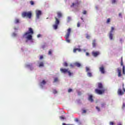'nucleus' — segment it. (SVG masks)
Returning <instances> with one entry per match:
<instances>
[{
	"label": "nucleus",
	"instance_id": "nucleus-1",
	"mask_svg": "<svg viewBox=\"0 0 125 125\" xmlns=\"http://www.w3.org/2000/svg\"><path fill=\"white\" fill-rule=\"evenodd\" d=\"M33 34L34 30H33V28H29L28 31L24 33V34L23 35V38L27 39V40H28V41H31L33 38L32 35Z\"/></svg>",
	"mask_w": 125,
	"mask_h": 125
},
{
	"label": "nucleus",
	"instance_id": "nucleus-2",
	"mask_svg": "<svg viewBox=\"0 0 125 125\" xmlns=\"http://www.w3.org/2000/svg\"><path fill=\"white\" fill-rule=\"evenodd\" d=\"M98 88L99 89H95V92L97 93V94H103V93H104L106 90V89H104V87L103 86V85L101 83H98Z\"/></svg>",
	"mask_w": 125,
	"mask_h": 125
},
{
	"label": "nucleus",
	"instance_id": "nucleus-3",
	"mask_svg": "<svg viewBox=\"0 0 125 125\" xmlns=\"http://www.w3.org/2000/svg\"><path fill=\"white\" fill-rule=\"evenodd\" d=\"M21 16L23 18L26 17L27 18H29V19H31L32 18V12H23L21 13Z\"/></svg>",
	"mask_w": 125,
	"mask_h": 125
},
{
	"label": "nucleus",
	"instance_id": "nucleus-4",
	"mask_svg": "<svg viewBox=\"0 0 125 125\" xmlns=\"http://www.w3.org/2000/svg\"><path fill=\"white\" fill-rule=\"evenodd\" d=\"M55 24L53 25V27L55 30H57L58 28V25L60 24V20H59V19L56 17H55Z\"/></svg>",
	"mask_w": 125,
	"mask_h": 125
},
{
	"label": "nucleus",
	"instance_id": "nucleus-5",
	"mask_svg": "<svg viewBox=\"0 0 125 125\" xmlns=\"http://www.w3.org/2000/svg\"><path fill=\"white\" fill-rule=\"evenodd\" d=\"M60 71L61 73H62L63 74H66V73H68V76H69V77H71V76L73 75V73L71 72V71H70V70H69L68 69L62 68L60 69Z\"/></svg>",
	"mask_w": 125,
	"mask_h": 125
},
{
	"label": "nucleus",
	"instance_id": "nucleus-6",
	"mask_svg": "<svg viewBox=\"0 0 125 125\" xmlns=\"http://www.w3.org/2000/svg\"><path fill=\"white\" fill-rule=\"evenodd\" d=\"M71 34V28H68L67 29V33L65 35V40L67 42L70 43L71 41L69 39V37H70V34Z\"/></svg>",
	"mask_w": 125,
	"mask_h": 125
},
{
	"label": "nucleus",
	"instance_id": "nucleus-7",
	"mask_svg": "<svg viewBox=\"0 0 125 125\" xmlns=\"http://www.w3.org/2000/svg\"><path fill=\"white\" fill-rule=\"evenodd\" d=\"M115 28L113 27H111V29L109 32V38L111 41L113 40V37H114V34H113V32H114Z\"/></svg>",
	"mask_w": 125,
	"mask_h": 125
},
{
	"label": "nucleus",
	"instance_id": "nucleus-8",
	"mask_svg": "<svg viewBox=\"0 0 125 125\" xmlns=\"http://www.w3.org/2000/svg\"><path fill=\"white\" fill-rule=\"evenodd\" d=\"M36 18L37 19H40V17L42 15V11L36 10Z\"/></svg>",
	"mask_w": 125,
	"mask_h": 125
},
{
	"label": "nucleus",
	"instance_id": "nucleus-9",
	"mask_svg": "<svg viewBox=\"0 0 125 125\" xmlns=\"http://www.w3.org/2000/svg\"><path fill=\"white\" fill-rule=\"evenodd\" d=\"M100 54V52L99 51H93L92 52V55H93V56H94V57H97V56H98V55H99Z\"/></svg>",
	"mask_w": 125,
	"mask_h": 125
},
{
	"label": "nucleus",
	"instance_id": "nucleus-10",
	"mask_svg": "<svg viewBox=\"0 0 125 125\" xmlns=\"http://www.w3.org/2000/svg\"><path fill=\"white\" fill-rule=\"evenodd\" d=\"M117 72L118 73V77H119V78L122 77V69H121L120 68H118Z\"/></svg>",
	"mask_w": 125,
	"mask_h": 125
},
{
	"label": "nucleus",
	"instance_id": "nucleus-11",
	"mask_svg": "<svg viewBox=\"0 0 125 125\" xmlns=\"http://www.w3.org/2000/svg\"><path fill=\"white\" fill-rule=\"evenodd\" d=\"M117 93L118 95H124V94H125V93H124L123 90H122V89L120 88L118 89Z\"/></svg>",
	"mask_w": 125,
	"mask_h": 125
},
{
	"label": "nucleus",
	"instance_id": "nucleus-12",
	"mask_svg": "<svg viewBox=\"0 0 125 125\" xmlns=\"http://www.w3.org/2000/svg\"><path fill=\"white\" fill-rule=\"evenodd\" d=\"M100 71L102 74H105V69H104V66H102L100 67Z\"/></svg>",
	"mask_w": 125,
	"mask_h": 125
},
{
	"label": "nucleus",
	"instance_id": "nucleus-13",
	"mask_svg": "<svg viewBox=\"0 0 125 125\" xmlns=\"http://www.w3.org/2000/svg\"><path fill=\"white\" fill-rule=\"evenodd\" d=\"M57 14L58 15V19H60V18L62 17V13H61V12H58Z\"/></svg>",
	"mask_w": 125,
	"mask_h": 125
},
{
	"label": "nucleus",
	"instance_id": "nucleus-14",
	"mask_svg": "<svg viewBox=\"0 0 125 125\" xmlns=\"http://www.w3.org/2000/svg\"><path fill=\"white\" fill-rule=\"evenodd\" d=\"M77 51H79V52H81V51H82V50L80 48H75L73 49V52L74 53H76Z\"/></svg>",
	"mask_w": 125,
	"mask_h": 125
},
{
	"label": "nucleus",
	"instance_id": "nucleus-15",
	"mask_svg": "<svg viewBox=\"0 0 125 125\" xmlns=\"http://www.w3.org/2000/svg\"><path fill=\"white\" fill-rule=\"evenodd\" d=\"M93 96L92 95H90L89 96L88 100L89 101H90V102H93Z\"/></svg>",
	"mask_w": 125,
	"mask_h": 125
},
{
	"label": "nucleus",
	"instance_id": "nucleus-16",
	"mask_svg": "<svg viewBox=\"0 0 125 125\" xmlns=\"http://www.w3.org/2000/svg\"><path fill=\"white\" fill-rule=\"evenodd\" d=\"M74 65L75 66H76V67H80L82 66V64H81V63L78 62H75Z\"/></svg>",
	"mask_w": 125,
	"mask_h": 125
},
{
	"label": "nucleus",
	"instance_id": "nucleus-17",
	"mask_svg": "<svg viewBox=\"0 0 125 125\" xmlns=\"http://www.w3.org/2000/svg\"><path fill=\"white\" fill-rule=\"evenodd\" d=\"M79 4H80V3H79V2H77L76 3H72V4L71 5V7H73V6H74L75 5H79Z\"/></svg>",
	"mask_w": 125,
	"mask_h": 125
},
{
	"label": "nucleus",
	"instance_id": "nucleus-18",
	"mask_svg": "<svg viewBox=\"0 0 125 125\" xmlns=\"http://www.w3.org/2000/svg\"><path fill=\"white\" fill-rule=\"evenodd\" d=\"M92 45L93 47H95L96 46V41H95V40H93Z\"/></svg>",
	"mask_w": 125,
	"mask_h": 125
},
{
	"label": "nucleus",
	"instance_id": "nucleus-19",
	"mask_svg": "<svg viewBox=\"0 0 125 125\" xmlns=\"http://www.w3.org/2000/svg\"><path fill=\"white\" fill-rule=\"evenodd\" d=\"M20 21L18 19H16L15 20V24H18V23H20Z\"/></svg>",
	"mask_w": 125,
	"mask_h": 125
},
{
	"label": "nucleus",
	"instance_id": "nucleus-20",
	"mask_svg": "<svg viewBox=\"0 0 125 125\" xmlns=\"http://www.w3.org/2000/svg\"><path fill=\"white\" fill-rule=\"evenodd\" d=\"M44 66V64H43V62H41L40 63H39V67H43Z\"/></svg>",
	"mask_w": 125,
	"mask_h": 125
},
{
	"label": "nucleus",
	"instance_id": "nucleus-21",
	"mask_svg": "<svg viewBox=\"0 0 125 125\" xmlns=\"http://www.w3.org/2000/svg\"><path fill=\"white\" fill-rule=\"evenodd\" d=\"M88 77H89L90 78L92 77V73H91V72H88L87 74Z\"/></svg>",
	"mask_w": 125,
	"mask_h": 125
},
{
	"label": "nucleus",
	"instance_id": "nucleus-22",
	"mask_svg": "<svg viewBox=\"0 0 125 125\" xmlns=\"http://www.w3.org/2000/svg\"><path fill=\"white\" fill-rule=\"evenodd\" d=\"M63 65L64 67H68V63H67V62H63Z\"/></svg>",
	"mask_w": 125,
	"mask_h": 125
},
{
	"label": "nucleus",
	"instance_id": "nucleus-23",
	"mask_svg": "<svg viewBox=\"0 0 125 125\" xmlns=\"http://www.w3.org/2000/svg\"><path fill=\"white\" fill-rule=\"evenodd\" d=\"M45 83H46V82L45 80H43L42 82L41 83V85H42V84H45Z\"/></svg>",
	"mask_w": 125,
	"mask_h": 125
},
{
	"label": "nucleus",
	"instance_id": "nucleus-24",
	"mask_svg": "<svg viewBox=\"0 0 125 125\" xmlns=\"http://www.w3.org/2000/svg\"><path fill=\"white\" fill-rule=\"evenodd\" d=\"M123 75H125V66H123Z\"/></svg>",
	"mask_w": 125,
	"mask_h": 125
},
{
	"label": "nucleus",
	"instance_id": "nucleus-25",
	"mask_svg": "<svg viewBox=\"0 0 125 125\" xmlns=\"http://www.w3.org/2000/svg\"><path fill=\"white\" fill-rule=\"evenodd\" d=\"M110 22H111V19H110V18L107 19L106 23L107 24H109V23H110Z\"/></svg>",
	"mask_w": 125,
	"mask_h": 125
},
{
	"label": "nucleus",
	"instance_id": "nucleus-26",
	"mask_svg": "<svg viewBox=\"0 0 125 125\" xmlns=\"http://www.w3.org/2000/svg\"><path fill=\"white\" fill-rule=\"evenodd\" d=\"M57 90H56V89H54L53 90V93H54V94H56V93H57Z\"/></svg>",
	"mask_w": 125,
	"mask_h": 125
},
{
	"label": "nucleus",
	"instance_id": "nucleus-27",
	"mask_svg": "<svg viewBox=\"0 0 125 125\" xmlns=\"http://www.w3.org/2000/svg\"><path fill=\"white\" fill-rule=\"evenodd\" d=\"M71 18L70 17H67V22H70V21H71Z\"/></svg>",
	"mask_w": 125,
	"mask_h": 125
},
{
	"label": "nucleus",
	"instance_id": "nucleus-28",
	"mask_svg": "<svg viewBox=\"0 0 125 125\" xmlns=\"http://www.w3.org/2000/svg\"><path fill=\"white\" fill-rule=\"evenodd\" d=\"M30 3L31 5H34V4H35V3L34 2V1H30Z\"/></svg>",
	"mask_w": 125,
	"mask_h": 125
},
{
	"label": "nucleus",
	"instance_id": "nucleus-29",
	"mask_svg": "<svg viewBox=\"0 0 125 125\" xmlns=\"http://www.w3.org/2000/svg\"><path fill=\"white\" fill-rule=\"evenodd\" d=\"M81 26V22H80V21H79L78 23H77V27L79 28Z\"/></svg>",
	"mask_w": 125,
	"mask_h": 125
},
{
	"label": "nucleus",
	"instance_id": "nucleus-30",
	"mask_svg": "<svg viewBox=\"0 0 125 125\" xmlns=\"http://www.w3.org/2000/svg\"><path fill=\"white\" fill-rule=\"evenodd\" d=\"M49 55H51V54H52V51H51V50H49V52H48V53Z\"/></svg>",
	"mask_w": 125,
	"mask_h": 125
},
{
	"label": "nucleus",
	"instance_id": "nucleus-31",
	"mask_svg": "<svg viewBox=\"0 0 125 125\" xmlns=\"http://www.w3.org/2000/svg\"><path fill=\"white\" fill-rule=\"evenodd\" d=\"M96 109H97V111H98V112H100V108H99L98 106H96Z\"/></svg>",
	"mask_w": 125,
	"mask_h": 125
},
{
	"label": "nucleus",
	"instance_id": "nucleus-32",
	"mask_svg": "<svg viewBox=\"0 0 125 125\" xmlns=\"http://www.w3.org/2000/svg\"><path fill=\"white\" fill-rule=\"evenodd\" d=\"M86 38L88 39H90V36H89V35L87 34L86 36Z\"/></svg>",
	"mask_w": 125,
	"mask_h": 125
},
{
	"label": "nucleus",
	"instance_id": "nucleus-33",
	"mask_svg": "<svg viewBox=\"0 0 125 125\" xmlns=\"http://www.w3.org/2000/svg\"><path fill=\"white\" fill-rule=\"evenodd\" d=\"M58 81V78H55L54 79V83H56V82H57Z\"/></svg>",
	"mask_w": 125,
	"mask_h": 125
},
{
	"label": "nucleus",
	"instance_id": "nucleus-34",
	"mask_svg": "<svg viewBox=\"0 0 125 125\" xmlns=\"http://www.w3.org/2000/svg\"><path fill=\"white\" fill-rule=\"evenodd\" d=\"M60 118L61 119V120H65V117H64L63 116H62Z\"/></svg>",
	"mask_w": 125,
	"mask_h": 125
},
{
	"label": "nucleus",
	"instance_id": "nucleus-35",
	"mask_svg": "<svg viewBox=\"0 0 125 125\" xmlns=\"http://www.w3.org/2000/svg\"><path fill=\"white\" fill-rule=\"evenodd\" d=\"M101 105H102V107H105V105H106V104H105V103H102Z\"/></svg>",
	"mask_w": 125,
	"mask_h": 125
},
{
	"label": "nucleus",
	"instance_id": "nucleus-36",
	"mask_svg": "<svg viewBox=\"0 0 125 125\" xmlns=\"http://www.w3.org/2000/svg\"><path fill=\"white\" fill-rule=\"evenodd\" d=\"M111 1H112V3L114 4V3H116V0H112Z\"/></svg>",
	"mask_w": 125,
	"mask_h": 125
},
{
	"label": "nucleus",
	"instance_id": "nucleus-37",
	"mask_svg": "<svg viewBox=\"0 0 125 125\" xmlns=\"http://www.w3.org/2000/svg\"><path fill=\"white\" fill-rule=\"evenodd\" d=\"M71 91H73V90L71 88H69L68 90V92H71Z\"/></svg>",
	"mask_w": 125,
	"mask_h": 125
},
{
	"label": "nucleus",
	"instance_id": "nucleus-38",
	"mask_svg": "<svg viewBox=\"0 0 125 125\" xmlns=\"http://www.w3.org/2000/svg\"><path fill=\"white\" fill-rule=\"evenodd\" d=\"M86 72H88V71H89V68H88V67H86Z\"/></svg>",
	"mask_w": 125,
	"mask_h": 125
},
{
	"label": "nucleus",
	"instance_id": "nucleus-39",
	"mask_svg": "<svg viewBox=\"0 0 125 125\" xmlns=\"http://www.w3.org/2000/svg\"><path fill=\"white\" fill-rule=\"evenodd\" d=\"M109 125H114V122H110L109 123Z\"/></svg>",
	"mask_w": 125,
	"mask_h": 125
},
{
	"label": "nucleus",
	"instance_id": "nucleus-40",
	"mask_svg": "<svg viewBox=\"0 0 125 125\" xmlns=\"http://www.w3.org/2000/svg\"><path fill=\"white\" fill-rule=\"evenodd\" d=\"M119 17H123V16L122 15V13H120L119 14Z\"/></svg>",
	"mask_w": 125,
	"mask_h": 125
},
{
	"label": "nucleus",
	"instance_id": "nucleus-41",
	"mask_svg": "<svg viewBox=\"0 0 125 125\" xmlns=\"http://www.w3.org/2000/svg\"><path fill=\"white\" fill-rule=\"evenodd\" d=\"M43 59V56H41L40 57V60H42V59Z\"/></svg>",
	"mask_w": 125,
	"mask_h": 125
},
{
	"label": "nucleus",
	"instance_id": "nucleus-42",
	"mask_svg": "<svg viewBox=\"0 0 125 125\" xmlns=\"http://www.w3.org/2000/svg\"><path fill=\"white\" fill-rule=\"evenodd\" d=\"M82 113H83V114H85V113H86V110H83Z\"/></svg>",
	"mask_w": 125,
	"mask_h": 125
},
{
	"label": "nucleus",
	"instance_id": "nucleus-43",
	"mask_svg": "<svg viewBox=\"0 0 125 125\" xmlns=\"http://www.w3.org/2000/svg\"><path fill=\"white\" fill-rule=\"evenodd\" d=\"M83 14H84V15L86 14V11H85V10L83 11Z\"/></svg>",
	"mask_w": 125,
	"mask_h": 125
},
{
	"label": "nucleus",
	"instance_id": "nucleus-44",
	"mask_svg": "<svg viewBox=\"0 0 125 125\" xmlns=\"http://www.w3.org/2000/svg\"><path fill=\"white\" fill-rule=\"evenodd\" d=\"M121 66H123V57L121 58Z\"/></svg>",
	"mask_w": 125,
	"mask_h": 125
},
{
	"label": "nucleus",
	"instance_id": "nucleus-45",
	"mask_svg": "<svg viewBox=\"0 0 125 125\" xmlns=\"http://www.w3.org/2000/svg\"><path fill=\"white\" fill-rule=\"evenodd\" d=\"M123 90L124 91V92H125V88L124 87V84H123Z\"/></svg>",
	"mask_w": 125,
	"mask_h": 125
},
{
	"label": "nucleus",
	"instance_id": "nucleus-46",
	"mask_svg": "<svg viewBox=\"0 0 125 125\" xmlns=\"http://www.w3.org/2000/svg\"><path fill=\"white\" fill-rule=\"evenodd\" d=\"M26 66V67H31V66H32V64H27Z\"/></svg>",
	"mask_w": 125,
	"mask_h": 125
},
{
	"label": "nucleus",
	"instance_id": "nucleus-47",
	"mask_svg": "<svg viewBox=\"0 0 125 125\" xmlns=\"http://www.w3.org/2000/svg\"><path fill=\"white\" fill-rule=\"evenodd\" d=\"M75 122H79V119L75 118Z\"/></svg>",
	"mask_w": 125,
	"mask_h": 125
},
{
	"label": "nucleus",
	"instance_id": "nucleus-48",
	"mask_svg": "<svg viewBox=\"0 0 125 125\" xmlns=\"http://www.w3.org/2000/svg\"><path fill=\"white\" fill-rule=\"evenodd\" d=\"M37 37H38V38H40V37H42V35L41 34H38L37 35Z\"/></svg>",
	"mask_w": 125,
	"mask_h": 125
},
{
	"label": "nucleus",
	"instance_id": "nucleus-49",
	"mask_svg": "<svg viewBox=\"0 0 125 125\" xmlns=\"http://www.w3.org/2000/svg\"><path fill=\"white\" fill-rule=\"evenodd\" d=\"M86 56H89V53H88V52H86Z\"/></svg>",
	"mask_w": 125,
	"mask_h": 125
},
{
	"label": "nucleus",
	"instance_id": "nucleus-50",
	"mask_svg": "<svg viewBox=\"0 0 125 125\" xmlns=\"http://www.w3.org/2000/svg\"><path fill=\"white\" fill-rule=\"evenodd\" d=\"M125 104L123 103V108H125Z\"/></svg>",
	"mask_w": 125,
	"mask_h": 125
},
{
	"label": "nucleus",
	"instance_id": "nucleus-51",
	"mask_svg": "<svg viewBox=\"0 0 125 125\" xmlns=\"http://www.w3.org/2000/svg\"><path fill=\"white\" fill-rule=\"evenodd\" d=\"M70 67H72V68L74 67V65H73V64H70Z\"/></svg>",
	"mask_w": 125,
	"mask_h": 125
},
{
	"label": "nucleus",
	"instance_id": "nucleus-52",
	"mask_svg": "<svg viewBox=\"0 0 125 125\" xmlns=\"http://www.w3.org/2000/svg\"><path fill=\"white\" fill-rule=\"evenodd\" d=\"M13 36H14L15 37V36H16V34L13 33Z\"/></svg>",
	"mask_w": 125,
	"mask_h": 125
},
{
	"label": "nucleus",
	"instance_id": "nucleus-53",
	"mask_svg": "<svg viewBox=\"0 0 125 125\" xmlns=\"http://www.w3.org/2000/svg\"><path fill=\"white\" fill-rule=\"evenodd\" d=\"M118 125H123V124L120 123V124H118Z\"/></svg>",
	"mask_w": 125,
	"mask_h": 125
},
{
	"label": "nucleus",
	"instance_id": "nucleus-54",
	"mask_svg": "<svg viewBox=\"0 0 125 125\" xmlns=\"http://www.w3.org/2000/svg\"><path fill=\"white\" fill-rule=\"evenodd\" d=\"M81 20H83V18H81Z\"/></svg>",
	"mask_w": 125,
	"mask_h": 125
}]
</instances>
